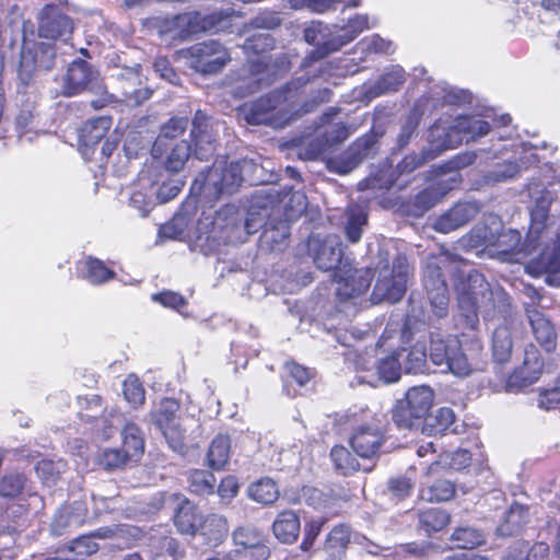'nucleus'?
I'll list each match as a JSON object with an SVG mask.
<instances>
[{"instance_id": "f257e3e1", "label": "nucleus", "mask_w": 560, "mask_h": 560, "mask_svg": "<svg viewBox=\"0 0 560 560\" xmlns=\"http://www.w3.org/2000/svg\"><path fill=\"white\" fill-rule=\"evenodd\" d=\"M457 300L466 327L476 328L480 313L485 319L505 318L511 303L506 292L500 287L492 288L479 272H471L467 280L457 287Z\"/></svg>"}, {"instance_id": "f03ea898", "label": "nucleus", "mask_w": 560, "mask_h": 560, "mask_svg": "<svg viewBox=\"0 0 560 560\" xmlns=\"http://www.w3.org/2000/svg\"><path fill=\"white\" fill-rule=\"evenodd\" d=\"M430 359L442 372L467 377L485 370L483 346L478 339L460 341L454 336H432Z\"/></svg>"}, {"instance_id": "7ed1b4c3", "label": "nucleus", "mask_w": 560, "mask_h": 560, "mask_svg": "<svg viewBox=\"0 0 560 560\" xmlns=\"http://www.w3.org/2000/svg\"><path fill=\"white\" fill-rule=\"evenodd\" d=\"M85 90L101 95L100 98L91 101L95 109H101L114 102V96L104 89L90 65L82 60L74 61L69 66L65 77L62 94L73 96Z\"/></svg>"}, {"instance_id": "20e7f679", "label": "nucleus", "mask_w": 560, "mask_h": 560, "mask_svg": "<svg viewBox=\"0 0 560 560\" xmlns=\"http://www.w3.org/2000/svg\"><path fill=\"white\" fill-rule=\"evenodd\" d=\"M434 394L429 386L411 387L404 399L397 401L393 420L400 428L412 429L425 419L433 404Z\"/></svg>"}, {"instance_id": "39448f33", "label": "nucleus", "mask_w": 560, "mask_h": 560, "mask_svg": "<svg viewBox=\"0 0 560 560\" xmlns=\"http://www.w3.org/2000/svg\"><path fill=\"white\" fill-rule=\"evenodd\" d=\"M308 79L299 78L278 91L261 96L243 108L244 117L250 125H268L272 122L273 110L282 103L291 101L296 91L305 85Z\"/></svg>"}, {"instance_id": "423d86ee", "label": "nucleus", "mask_w": 560, "mask_h": 560, "mask_svg": "<svg viewBox=\"0 0 560 560\" xmlns=\"http://www.w3.org/2000/svg\"><path fill=\"white\" fill-rule=\"evenodd\" d=\"M189 66L202 74L220 72L230 61L228 49L217 40L197 43L186 49Z\"/></svg>"}, {"instance_id": "0eeeda50", "label": "nucleus", "mask_w": 560, "mask_h": 560, "mask_svg": "<svg viewBox=\"0 0 560 560\" xmlns=\"http://www.w3.org/2000/svg\"><path fill=\"white\" fill-rule=\"evenodd\" d=\"M447 256L432 257L425 264L423 282L433 314L443 318L448 313V291L445 280L442 277L441 264L446 261Z\"/></svg>"}, {"instance_id": "6e6552de", "label": "nucleus", "mask_w": 560, "mask_h": 560, "mask_svg": "<svg viewBox=\"0 0 560 560\" xmlns=\"http://www.w3.org/2000/svg\"><path fill=\"white\" fill-rule=\"evenodd\" d=\"M304 39L306 43L316 46V49L304 59L302 63L304 68L311 67L313 62L342 47L341 36L322 22H312L305 27Z\"/></svg>"}, {"instance_id": "1a4fd4ad", "label": "nucleus", "mask_w": 560, "mask_h": 560, "mask_svg": "<svg viewBox=\"0 0 560 560\" xmlns=\"http://www.w3.org/2000/svg\"><path fill=\"white\" fill-rule=\"evenodd\" d=\"M407 276L406 259L398 257L394 262V273L390 277L384 275L377 280L372 292L373 303L400 301L407 289Z\"/></svg>"}, {"instance_id": "9d476101", "label": "nucleus", "mask_w": 560, "mask_h": 560, "mask_svg": "<svg viewBox=\"0 0 560 560\" xmlns=\"http://www.w3.org/2000/svg\"><path fill=\"white\" fill-rule=\"evenodd\" d=\"M241 173L238 162H215L205 177V189L217 195L233 194L243 180Z\"/></svg>"}, {"instance_id": "9b49d317", "label": "nucleus", "mask_w": 560, "mask_h": 560, "mask_svg": "<svg viewBox=\"0 0 560 560\" xmlns=\"http://www.w3.org/2000/svg\"><path fill=\"white\" fill-rule=\"evenodd\" d=\"M308 252L316 267L324 271L336 268L342 257L341 243L339 237L334 235H329L324 240L311 236L308 240Z\"/></svg>"}, {"instance_id": "f8f14e48", "label": "nucleus", "mask_w": 560, "mask_h": 560, "mask_svg": "<svg viewBox=\"0 0 560 560\" xmlns=\"http://www.w3.org/2000/svg\"><path fill=\"white\" fill-rule=\"evenodd\" d=\"M526 271L534 277L545 275L548 284L560 285V234L552 248L546 247L526 265Z\"/></svg>"}, {"instance_id": "ddd939ff", "label": "nucleus", "mask_w": 560, "mask_h": 560, "mask_svg": "<svg viewBox=\"0 0 560 560\" xmlns=\"http://www.w3.org/2000/svg\"><path fill=\"white\" fill-rule=\"evenodd\" d=\"M117 78L128 103L140 105L151 97L152 90L143 84L140 65L121 69Z\"/></svg>"}, {"instance_id": "4468645a", "label": "nucleus", "mask_w": 560, "mask_h": 560, "mask_svg": "<svg viewBox=\"0 0 560 560\" xmlns=\"http://www.w3.org/2000/svg\"><path fill=\"white\" fill-rule=\"evenodd\" d=\"M542 362L534 346L525 350L523 365L514 371L508 378L510 390H518L536 382L541 373Z\"/></svg>"}, {"instance_id": "2eb2a0df", "label": "nucleus", "mask_w": 560, "mask_h": 560, "mask_svg": "<svg viewBox=\"0 0 560 560\" xmlns=\"http://www.w3.org/2000/svg\"><path fill=\"white\" fill-rule=\"evenodd\" d=\"M190 137L195 142V155L199 160H208L215 150V139L213 136V126L209 118L197 110L192 119V129Z\"/></svg>"}, {"instance_id": "dca6fc26", "label": "nucleus", "mask_w": 560, "mask_h": 560, "mask_svg": "<svg viewBox=\"0 0 560 560\" xmlns=\"http://www.w3.org/2000/svg\"><path fill=\"white\" fill-rule=\"evenodd\" d=\"M72 28L71 20L58 8L46 7L42 11L38 26V33L42 37L51 39L62 38L66 40L71 34Z\"/></svg>"}, {"instance_id": "f3484780", "label": "nucleus", "mask_w": 560, "mask_h": 560, "mask_svg": "<svg viewBox=\"0 0 560 560\" xmlns=\"http://www.w3.org/2000/svg\"><path fill=\"white\" fill-rule=\"evenodd\" d=\"M52 58L54 54L48 48L39 46L33 49L27 45H24L21 50L19 63V77L21 81L27 83L33 73L38 69H51Z\"/></svg>"}, {"instance_id": "a211bd4d", "label": "nucleus", "mask_w": 560, "mask_h": 560, "mask_svg": "<svg viewBox=\"0 0 560 560\" xmlns=\"http://www.w3.org/2000/svg\"><path fill=\"white\" fill-rule=\"evenodd\" d=\"M477 244L493 247L498 254H510L518 249L521 234L515 230H503L499 234L488 232L486 226H477L472 232Z\"/></svg>"}, {"instance_id": "6ab92c4d", "label": "nucleus", "mask_w": 560, "mask_h": 560, "mask_svg": "<svg viewBox=\"0 0 560 560\" xmlns=\"http://www.w3.org/2000/svg\"><path fill=\"white\" fill-rule=\"evenodd\" d=\"M384 135L383 130H373L358 139L357 142L349 149L346 154V161H340L337 166V172L340 174H347L358 166L363 159L369 158L374 153L373 149L377 139Z\"/></svg>"}, {"instance_id": "aec40b11", "label": "nucleus", "mask_w": 560, "mask_h": 560, "mask_svg": "<svg viewBox=\"0 0 560 560\" xmlns=\"http://www.w3.org/2000/svg\"><path fill=\"white\" fill-rule=\"evenodd\" d=\"M532 196L534 198L535 206L530 212L532 222L527 238L530 244H534L538 241L540 234L546 228V221L549 215V208L555 199V196L550 190L546 188L540 189L537 191V194L532 192Z\"/></svg>"}, {"instance_id": "412c9836", "label": "nucleus", "mask_w": 560, "mask_h": 560, "mask_svg": "<svg viewBox=\"0 0 560 560\" xmlns=\"http://www.w3.org/2000/svg\"><path fill=\"white\" fill-rule=\"evenodd\" d=\"M383 443L384 436L382 431L371 425L359 427L350 439L352 448L363 458L375 456Z\"/></svg>"}, {"instance_id": "4be33fe9", "label": "nucleus", "mask_w": 560, "mask_h": 560, "mask_svg": "<svg viewBox=\"0 0 560 560\" xmlns=\"http://www.w3.org/2000/svg\"><path fill=\"white\" fill-rule=\"evenodd\" d=\"M478 212L479 207L475 202L457 203L435 221L434 229L442 233H448L468 223Z\"/></svg>"}, {"instance_id": "5701e85b", "label": "nucleus", "mask_w": 560, "mask_h": 560, "mask_svg": "<svg viewBox=\"0 0 560 560\" xmlns=\"http://www.w3.org/2000/svg\"><path fill=\"white\" fill-rule=\"evenodd\" d=\"M526 313L536 340L547 351H552L557 345V334L550 320L534 304L526 305Z\"/></svg>"}, {"instance_id": "b1692460", "label": "nucleus", "mask_w": 560, "mask_h": 560, "mask_svg": "<svg viewBox=\"0 0 560 560\" xmlns=\"http://www.w3.org/2000/svg\"><path fill=\"white\" fill-rule=\"evenodd\" d=\"M529 508L518 502H514L505 511L497 530L501 536L516 535L523 530V528L529 523Z\"/></svg>"}, {"instance_id": "393cba45", "label": "nucleus", "mask_w": 560, "mask_h": 560, "mask_svg": "<svg viewBox=\"0 0 560 560\" xmlns=\"http://www.w3.org/2000/svg\"><path fill=\"white\" fill-rule=\"evenodd\" d=\"M372 273L369 269L355 270L353 275L337 283L336 294L341 301L364 294L371 285Z\"/></svg>"}, {"instance_id": "a878e982", "label": "nucleus", "mask_w": 560, "mask_h": 560, "mask_svg": "<svg viewBox=\"0 0 560 560\" xmlns=\"http://www.w3.org/2000/svg\"><path fill=\"white\" fill-rule=\"evenodd\" d=\"M462 142V138L457 136L454 128V121L447 124L440 119L429 130L430 149L436 153L453 149Z\"/></svg>"}, {"instance_id": "bb28decb", "label": "nucleus", "mask_w": 560, "mask_h": 560, "mask_svg": "<svg viewBox=\"0 0 560 560\" xmlns=\"http://www.w3.org/2000/svg\"><path fill=\"white\" fill-rule=\"evenodd\" d=\"M203 516L188 500H183L174 516V523L183 534L194 535L201 528Z\"/></svg>"}, {"instance_id": "cd10ccee", "label": "nucleus", "mask_w": 560, "mask_h": 560, "mask_svg": "<svg viewBox=\"0 0 560 560\" xmlns=\"http://www.w3.org/2000/svg\"><path fill=\"white\" fill-rule=\"evenodd\" d=\"M191 423H195L192 418H177L160 429L170 447L175 452L183 453L186 448L189 439L187 428Z\"/></svg>"}, {"instance_id": "c85d7f7f", "label": "nucleus", "mask_w": 560, "mask_h": 560, "mask_svg": "<svg viewBox=\"0 0 560 560\" xmlns=\"http://www.w3.org/2000/svg\"><path fill=\"white\" fill-rule=\"evenodd\" d=\"M300 526L299 516L292 511H284L277 516L272 529L281 542L291 544L299 537Z\"/></svg>"}, {"instance_id": "c756f323", "label": "nucleus", "mask_w": 560, "mask_h": 560, "mask_svg": "<svg viewBox=\"0 0 560 560\" xmlns=\"http://www.w3.org/2000/svg\"><path fill=\"white\" fill-rule=\"evenodd\" d=\"M549 546L545 542H536L529 546L526 541H516L510 547L505 560H547Z\"/></svg>"}, {"instance_id": "7c9ffc66", "label": "nucleus", "mask_w": 560, "mask_h": 560, "mask_svg": "<svg viewBox=\"0 0 560 560\" xmlns=\"http://www.w3.org/2000/svg\"><path fill=\"white\" fill-rule=\"evenodd\" d=\"M513 350L511 327L506 324L498 326L492 335V355L495 362L505 363Z\"/></svg>"}, {"instance_id": "2f4dec72", "label": "nucleus", "mask_w": 560, "mask_h": 560, "mask_svg": "<svg viewBox=\"0 0 560 560\" xmlns=\"http://www.w3.org/2000/svg\"><path fill=\"white\" fill-rule=\"evenodd\" d=\"M454 128L462 141L469 142L486 136L490 130V125L488 121L476 117H458L454 120Z\"/></svg>"}, {"instance_id": "473e14b6", "label": "nucleus", "mask_w": 560, "mask_h": 560, "mask_svg": "<svg viewBox=\"0 0 560 560\" xmlns=\"http://www.w3.org/2000/svg\"><path fill=\"white\" fill-rule=\"evenodd\" d=\"M188 126V119L184 117H173L165 122L153 145V154L162 153V150L168 145V141L182 136Z\"/></svg>"}, {"instance_id": "72a5a7b5", "label": "nucleus", "mask_w": 560, "mask_h": 560, "mask_svg": "<svg viewBox=\"0 0 560 560\" xmlns=\"http://www.w3.org/2000/svg\"><path fill=\"white\" fill-rule=\"evenodd\" d=\"M110 125L112 121L108 117H98L86 121L80 133L82 143L86 147L97 144L106 136Z\"/></svg>"}, {"instance_id": "f704fd0d", "label": "nucleus", "mask_w": 560, "mask_h": 560, "mask_svg": "<svg viewBox=\"0 0 560 560\" xmlns=\"http://www.w3.org/2000/svg\"><path fill=\"white\" fill-rule=\"evenodd\" d=\"M234 549H256L267 547L265 537L257 528L252 526H240L232 533Z\"/></svg>"}, {"instance_id": "c9c22d12", "label": "nucleus", "mask_w": 560, "mask_h": 560, "mask_svg": "<svg viewBox=\"0 0 560 560\" xmlns=\"http://www.w3.org/2000/svg\"><path fill=\"white\" fill-rule=\"evenodd\" d=\"M81 277L93 284H102L114 278V271L108 269L100 259L89 257L81 262Z\"/></svg>"}, {"instance_id": "e433bc0d", "label": "nucleus", "mask_w": 560, "mask_h": 560, "mask_svg": "<svg viewBox=\"0 0 560 560\" xmlns=\"http://www.w3.org/2000/svg\"><path fill=\"white\" fill-rule=\"evenodd\" d=\"M368 223V214L365 210L358 206L351 205L347 210V221L345 231L347 238L351 243H358L361 238L363 226Z\"/></svg>"}, {"instance_id": "4c0bfd02", "label": "nucleus", "mask_w": 560, "mask_h": 560, "mask_svg": "<svg viewBox=\"0 0 560 560\" xmlns=\"http://www.w3.org/2000/svg\"><path fill=\"white\" fill-rule=\"evenodd\" d=\"M247 493L250 499L261 504H272L279 498V489L277 483L270 478H261L252 483Z\"/></svg>"}, {"instance_id": "58836bf2", "label": "nucleus", "mask_w": 560, "mask_h": 560, "mask_svg": "<svg viewBox=\"0 0 560 560\" xmlns=\"http://www.w3.org/2000/svg\"><path fill=\"white\" fill-rule=\"evenodd\" d=\"M231 453V441L226 435L214 438L208 451V464L213 469H222L229 462Z\"/></svg>"}, {"instance_id": "ea45409f", "label": "nucleus", "mask_w": 560, "mask_h": 560, "mask_svg": "<svg viewBox=\"0 0 560 560\" xmlns=\"http://www.w3.org/2000/svg\"><path fill=\"white\" fill-rule=\"evenodd\" d=\"M405 351H397L390 355L382 358L376 363V373L378 378L386 384L397 382L401 374L400 358Z\"/></svg>"}, {"instance_id": "a19ab883", "label": "nucleus", "mask_w": 560, "mask_h": 560, "mask_svg": "<svg viewBox=\"0 0 560 560\" xmlns=\"http://www.w3.org/2000/svg\"><path fill=\"white\" fill-rule=\"evenodd\" d=\"M122 451L131 460H138L144 451V441L139 428L128 423L122 430Z\"/></svg>"}, {"instance_id": "79ce46f5", "label": "nucleus", "mask_w": 560, "mask_h": 560, "mask_svg": "<svg viewBox=\"0 0 560 560\" xmlns=\"http://www.w3.org/2000/svg\"><path fill=\"white\" fill-rule=\"evenodd\" d=\"M350 541L348 527L340 525L334 527L325 541V550L332 559H340Z\"/></svg>"}, {"instance_id": "37998d69", "label": "nucleus", "mask_w": 560, "mask_h": 560, "mask_svg": "<svg viewBox=\"0 0 560 560\" xmlns=\"http://www.w3.org/2000/svg\"><path fill=\"white\" fill-rule=\"evenodd\" d=\"M448 523L450 515L439 509H430L419 514V525L428 535L443 529Z\"/></svg>"}, {"instance_id": "c03bdc74", "label": "nucleus", "mask_w": 560, "mask_h": 560, "mask_svg": "<svg viewBox=\"0 0 560 560\" xmlns=\"http://www.w3.org/2000/svg\"><path fill=\"white\" fill-rule=\"evenodd\" d=\"M200 532L211 540H221L228 535L229 524L224 516L210 514L203 517Z\"/></svg>"}, {"instance_id": "a18cd8bd", "label": "nucleus", "mask_w": 560, "mask_h": 560, "mask_svg": "<svg viewBox=\"0 0 560 560\" xmlns=\"http://www.w3.org/2000/svg\"><path fill=\"white\" fill-rule=\"evenodd\" d=\"M175 25L182 28L183 35L196 34L208 30L211 22L198 13H185L175 18Z\"/></svg>"}, {"instance_id": "49530a36", "label": "nucleus", "mask_w": 560, "mask_h": 560, "mask_svg": "<svg viewBox=\"0 0 560 560\" xmlns=\"http://www.w3.org/2000/svg\"><path fill=\"white\" fill-rule=\"evenodd\" d=\"M455 486L452 481L440 479L430 487L421 489V498L428 501H447L453 498Z\"/></svg>"}, {"instance_id": "de8ad7c7", "label": "nucleus", "mask_w": 560, "mask_h": 560, "mask_svg": "<svg viewBox=\"0 0 560 560\" xmlns=\"http://www.w3.org/2000/svg\"><path fill=\"white\" fill-rule=\"evenodd\" d=\"M405 370L408 373H420L427 363V347L423 342L415 343L408 351L404 350Z\"/></svg>"}, {"instance_id": "09e8293b", "label": "nucleus", "mask_w": 560, "mask_h": 560, "mask_svg": "<svg viewBox=\"0 0 560 560\" xmlns=\"http://www.w3.org/2000/svg\"><path fill=\"white\" fill-rule=\"evenodd\" d=\"M405 71L401 67L396 66L390 71L381 77L374 85V95L397 91L405 82Z\"/></svg>"}, {"instance_id": "8fccbe9b", "label": "nucleus", "mask_w": 560, "mask_h": 560, "mask_svg": "<svg viewBox=\"0 0 560 560\" xmlns=\"http://www.w3.org/2000/svg\"><path fill=\"white\" fill-rule=\"evenodd\" d=\"M335 468L342 475H350L360 469V465L351 453L343 446H335L330 452Z\"/></svg>"}, {"instance_id": "3c124183", "label": "nucleus", "mask_w": 560, "mask_h": 560, "mask_svg": "<svg viewBox=\"0 0 560 560\" xmlns=\"http://www.w3.org/2000/svg\"><path fill=\"white\" fill-rule=\"evenodd\" d=\"M451 540L457 548L472 549L483 542V535L472 527H459L454 530Z\"/></svg>"}, {"instance_id": "603ef678", "label": "nucleus", "mask_w": 560, "mask_h": 560, "mask_svg": "<svg viewBox=\"0 0 560 560\" xmlns=\"http://www.w3.org/2000/svg\"><path fill=\"white\" fill-rule=\"evenodd\" d=\"M520 174V166L516 162L505 161L495 164L485 176L488 184H497L515 178Z\"/></svg>"}, {"instance_id": "864d4df0", "label": "nucleus", "mask_w": 560, "mask_h": 560, "mask_svg": "<svg viewBox=\"0 0 560 560\" xmlns=\"http://www.w3.org/2000/svg\"><path fill=\"white\" fill-rule=\"evenodd\" d=\"M215 477L207 470H194L189 476V489L191 492L205 495L213 493Z\"/></svg>"}, {"instance_id": "5fc2aeb1", "label": "nucleus", "mask_w": 560, "mask_h": 560, "mask_svg": "<svg viewBox=\"0 0 560 560\" xmlns=\"http://www.w3.org/2000/svg\"><path fill=\"white\" fill-rule=\"evenodd\" d=\"M375 25H376L375 20H373V22L370 24V19L368 15L358 14L354 18L350 19L348 22V25L346 27L340 28L342 34H339V35L341 36L342 46L352 42L364 30H368Z\"/></svg>"}, {"instance_id": "6e6d98bb", "label": "nucleus", "mask_w": 560, "mask_h": 560, "mask_svg": "<svg viewBox=\"0 0 560 560\" xmlns=\"http://www.w3.org/2000/svg\"><path fill=\"white\" fill-rule=\"evenodd\" d=\"M190 154L191 147L187 141L182 140L180 142H177L172 147L171 152L166 158V168L172 172L180 171L189 159Z\"/></svg>"}, {"instance_id": "4d7b16f0", "label": "nucleus", "mask_w": 560, "mask_h": 560, "mask_svg": "<svg viewBox=\"0 0 560 560\" xmlns=\"http://www.w3.org/2000/svg\"><path fill=\"white\" fill-rule=\"evenodd\" d=\"M67 464L62 459H43L36 466L38 477L46 483H54L65 472Z\"/></svg>"}, {"instance_id": "13d9d810", "label": "nucleus", "mask_w": 560, "mask_h": 560, "mask_svg": "<svg viewBox=\"0 0 560 560\" xmlns=\"http://www.w3.org/2000/svg\"><path fill=\"white\" fill-rule=\"evenodd\" d=\"M179 405L172 398H164L160 401L158 409L153 412L154 423L159 429L177 419L176 413Z\"/></svg>"}, {"instance_id": "bf43d9fd", "label": "nucleus", "mask_w": 560, "mask_h": 560, "mask_svg": "<svg viewBox=\"0 0 560 560\" xmlns=\"http://www.w3.org/2000/svg\"><path fill=\"white\" fill-rule=\"evenodd\" d=\"M26 487V478L22 474H10L0 480V495L14 498Z\"/></svg>"}, {"instance_id": "052dcab7", "label": "nucleus", "mask_w": 560, "mask_h": 560, "mask_svg": "<svg viewBox=\"0 0 560 560\" xmlns=\"http://www.w3.org/2000/svg\"><path fill=\"white\" fill-rule=\"evenodd\" d=\"M131 460L125 451L118 448H106L97 457V463L105 469H117Z\"/></svg>"}, {"instance_id": "680f3d73", "label": "nucleus", "mask_w": 560, "mask_h": 560, "mask_svg": "<svg viewBox=\"0 0 560 560\" xmlns=\"http://www.w3.org/2000/svg\"><path fill=\"white\" fill-rule=\"evenodd\" d=\"M122 387L124 396L129 404L139 406L144 402L145 392L137 376L129 375L125 380Z\"/></svg>"}, {"instance_id": "e2e57ef3", "label": "nucleus", "mask_w": 560, "mask_h": 560, "mask_svg": "<svg viewBox=\"0 0 560 560\" xmlns=\"http://www.w3.org/2000/svg\"><path fill=\"white\" fill-rule=\"evenodd\" d=\"M455 419V415L451 408H440L436 410L435 415L425 419L428 425H430L434 433H443L447 431L453 424Z\"/></svg>"}, {"instance_id": "0e129e2a", "label": "nucleus", "mask_w": 560, "mask_h": 560, "mask_svg": "<svg viewBox=\"0 0 560 560\" xmlns=\"http://www.w3.org/2000/svg\"><path fill=\"white\" fill-rule=\"evenodd\" d=\"M270 556L268 547L256 549H233L225 556V560H267Z\"/></svg>"}, {"instance_id": "69168bd1", "label": "nucleus", "mask_w": 560, "mask_h": 560, "mask_svg": "<svg viewBox=\"0 0 560 560\" xmlns=\"http://www.w3.org/2000/svg\"><path fill=\"white\" fill-rule=\"evenodd\" d=\"M288 236L289 228L284 223L267 229L262 234L264 241L270 244L272 249L280 248L285 243Z\"/></svg>"}, {"instance_id": "338daca9", "label": "nucleus", "mask_w": 560, "mask_h": 560, "mask_svg": "<svg viewBox=\"0 0 560 560\" xmlns=\"http://www.w3.org/2000/svg\"><path fill=\"white\" fill-rule=\"evenodd\" d=\"M360 44L368 52L388 54L393 51V43L382 38L377 34L364 38Z\"/></svg>"}, {"instance_id": "774afa93", "label": "nucleus", "mask_w": 560, "mask_h": 560, "mask_svg": "<svg viewBox=\"0 0 560 560\" xmlns=\"http://www.w3.org/2000/svg\"><path fill=\"white\" fill-rule=\"evenodd\" d=\"M272 38L267 34H258L250 38H247L244 43V49L246 51H253L256 54H262L272 48Z\"/></svg>"}]
</instances>
